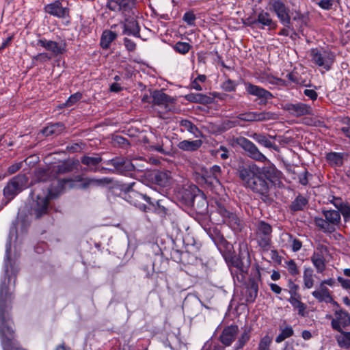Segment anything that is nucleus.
<instances>
[{
  "label": "nucleus",
  "instance_id": "obj_1",
  "mask_svg": "<svg viewBox=\"0 0 350 350\" xmlns=\"http://www.w3.org/2000/svg\"><path fill=\"white\" fill-rule=\"evenodd\" d=\"M15 237V232L11 230L5 245V277L0 284V336L3 350H26L18 346L14 340V334L12 327L13 322L11 321L8 312V304L13 299L12 292L15 286L16 275L17 270L10 265V257L11 251V241Z\"/></svg>",
  "mask_w": 350,
  "mask_h": 350
},
{
  "label": "nucleus",
  "instance_id": "obj_2",
  "mask_svg": "<svg viewBox=\"0 0 350 350\" xmlns=\"http://www.w3.org/2000/svg\"><path fill=\"white\" fill-rule=\"evenodd\" d=\"M37 183L31 192V214L36 218L47 213L49 202L57 197L67 185L72 187L68 179H57L51 175L49 170L38 169L34 173Z\"/></svg>",
  "mask_w": 350,
  "mask_h": 350
},
{
  "label": "nucleus",
  "instance_id": "obj_3",
  "mask_svg": "<svg viewBox=\"0 0 350 350\" xmlns=\"http://www.w3.org/2000/svg\"><path fill=\"white\" fill-rule=\"evenodd\" d=\"M242 185L262 196H267L269 192L268 183L261 177V169L255 163L242 167Z\"/></svg>",
  "mask_w": 350,
  "mask_h": 350
},
{
  "label": "nucleus",
  "instance_id": "obj_4",
  "mask_svg": "<svg viewBox=\"0 0 350 350\" xmlns=\"http://www.w3.org/2000/svg\"><path fill=\"white\" fill-rule=\"evenodd\" d=\"M322 214L325 218L316 217L315 225L323 232H334L340 224V213L335 210H323Z\"/></svg>",
  "mask_w": 350,
  "mask_h": 350
},
{
  "label": "nucleus",
  "instance_id": "obj_5",
  "mask_svg": "<svg viewBox=\"0 0 350 350\" xmlns=\"http://www.w3.org/2000/svg\"><path fill=\"white\" fill-rule=\"evenodd\" d=\"M28 187V178L25 174H18L11 178L3 188V196L6 203L13 200Z\"/></svg>",
  "mask_w": 350,
  "mask_h": 350
},
{
  "label": "nucleus",
  "instance_id": "obj_6",
  "mask_svg": "<svg viewBox=\"0 0 350 350\" xmlns=\"http://www.w3.org/2000/svg\"><path fill=\"white\" fill-rule=\"evenodd\" d=\"M310 57L314 64L323 68L327 71L330 70L335 59L334 54L324 49H312L310 50Z\"/></svg>",
  "mask_w": 350,
  "mask_h": 350
},
{
  "label": "nucleus",
  "instance_id": "obj_7",
  "mask_svg": "<svg viewBox=\"0 0 350 350\" xmlns=\"http://www.w3.org/2000/svg\"><path fill=\"white\" fill-rule=\"evenodd\" d=\"M103 163L105 165H111L113 167L112 169L102 167L100 170H105V172L126 174L135 169V166L131 161L123 157H115L104 161Z\"/></svg>",
  "mask_w": 350,
  "mask_h": 350
},
{
  "label": "nucleus",
  "instance_id": "obj_8",
  "mask_svg": "<svg viewBox=\"0 0 350 350\" xmlns=\"http://www.w3.org/2000/svg\"><path fill=\"white\" fill-rule=\"evenodd\" d=\"M135 5V0H107L106 2V8L108 10L125 16L133 14Z\"/></svg>",
  "mask_w": 350,
  "mask_h": 350
},
{
  "label": "nucleus",
  "instance_id": "obj_9",
  "mask_svg": "<svg viewBox=\"0 0 350 350\" xmlns=\"http://www.w3.org/2000/svg\"><path fill=\"white\" fill-rule=\"evenodd\" d=\"M329 251L327 246L319 244L310 257L311 262L318 273H322L326 269V256Z\"/></svg>",
  "mask_w": 350,
  "mask_h": 350
},
{
  "label": "nucleus",
  "instance_id": "obj_10",
  "mask_svg": "<svg viewBox=\"0 0 350 350\" xmlns=\"http://www.w3.org/2000/svg\"><path fill=\"white\" fill-rule=\"evenodd\" d=\"M334 310V316L329 317L331 319V326L333 329L342 332V329L350 325V314L348 312L344 310L338 306H335Z\"/></svg>",
  "mask_w": 350,
  "mask_h": 350
},
{
  "label": "nucleus",
  "instance_id": "obj_11",
  "mask_svg": "<svg viewBox=\"0 0 350 350\" xmlns=\"http://www.w3.org/2000/svg\"><path fill=\"white\" fill-rule=\"evenodd\" d=\"M135 183H132L129 185V189L127 193L125 194L124 198L130 204L139 207L141 210L146 211V206L144 204L142 203L141 201L144 200L148 203L152 205H154V202L151 201V198L148 196L146 194H142L135 189H133L132 187L135 185Z\"/></svg>",
  "mask_w": 350,
  "mask_h": 350
},
{
  "label": "nucleus",
  "instance_id": "obj_12",
  "mask_svg": "<svg viewBox=\"0 0 350 350\" xmlns=\"http://www.w3.org/2000/svg\"><path fill=\"white\" fill-rule=\"evenodd\" d=\"M273 10L275 12L280 23L284 26L291 29L294 34H295V29L293 23L291 20L288 13V9L286 7L284 3L280 1H275L273 2Z\"/></svg>",
  "mask_w": 350,
  "mask_h": 350
},
{
  "label": "nucleus",
  "instance_id": "obj_13",
  "mask_svg": "<svg viewBox=\"0 0 350 350\" xmlns=\"http://www.w3.org/2000/svg\"><path fill=\"white\" fill-rule=\"evenodd\" d=\"M37 44L49 51L52 57L61 55L66 51V43L64 40L56 42L42 38L38 40Z\"/></svg>",
  "mask_w": 350,
  "mask_h": 350
},
{
  "label": "nucleus",
  "instance_id": "obj_14",
  "mask_svg": "<svg viewBox=\"0 0 350 350\" xmlns=\"http://www.w3.org/2000/svg\"><path fill=\"white\" fill-rule=\"evenodd\" d=\"M243 23L246 25H261V28L267 27L268 29L272 30L277 27L276 22L273 21L270 14L265 12H261L258 15L257 18L255 17H249L245 21L242 19Z\"/></svg>",
  "mask_w": 350,
  "mask_h": 350
},
{
  "label": "nucleus",
  "instance_id": "obj_15",
  "mask_svg": "<svg viewBox=\"0 0 350 350\" xmlns=\"http://www.w3.org/2000/svg\"><path fill=\"white\" fill-rule=\"evenodd\" d=\"M283 109L296 118L312 115L313 111L310 105L301 102L287 103L283 106Z\"/></svg>",
  "mask_w": 350,
  "mask_h": 350
},
{
  "label": "nucleus",
  "instance_id": "obj_16",
  "mask_svg": "<svg viewBox=\"0 0 350 350\" xmlns=\"http://www.w3.org/2000/svg\"><path fill=\"white\" fill-rule=\"evenodd\" d=\"M44 12L57 18H64L68 16L69 10L67 8L63 7L62 3L55 1L44 6Z\"/></svg>",
  "mask_w": 350,
  "mask_h": 350
},
{
  "label": "nucleus",
  "instance_id": "obj_17",
  "mask_svg": "<svg viewBox=\"0 0 350 350\" xmlns=\"http://www.w3.org/2000/svg\"><path fill=\"white\" fill-rule=\"evenodd\" d=\"M152 98L154 105L163 108L166 111L170 110V105L174 101V98L159 90L152 92Z\"/></svg>",
  "mask_w": 350,
  "mask_h": 350
},
{
  "label": "nucleus",
  "instance_id": "obj_18",
  "mask_svg": "<svg viewBox=\"0 0 350 350\" xmlns=\"http://www.w3.org/2000/svg\"><path fill=\"white\" fill-rule=\"evenodd\" d=\"M242 148L248 152V155L258 161H265L267 158L262 154L258 148L250 140L246 138L242 137Z\"/></svg>",
  "mask_w": 350,
  "mask_h": 350
},
{
  "label": "nucleus",
  "instance_id": "obj_19",
  "mask_svg": "<svg viewBox=\"0 0 350 350\" xmlns=\"http://www.w3.org/2000/svg\"><path fill=\"white\" fill-rule=\"evenodd\" d=\"M275 119V114L271 112H249L242 113V121H266Z\"/></svg>",
  "mask_w": 350,
  "mask_h": 350
},
{
  "label": "nucleus",
  "instance_id": "obj_20",
  "mask_svg": "<svg viewBox=\"0 0 350 350\" xmlns=\"http://www.w3.org/2000/svg\"><path fill=\"white\" fill-rule=\"evenodd\" d=\"M246 90L250 94L256 96L259 98L263 99L265 101L273 97V96L270 92L266 90L264 88L252 84H248L247 85Z\"/></svg>",
  "mask_w": 350,
  "mask_h": 350
},
{
  "label": "nucleus",
  "instance_id": "obj_21",
  "mask_svg": "<svg viewBox=\"0 0 350 350\" xmlns=\"http://www.w3.org/2000/svg\"><path fill=\"white\" fill-rule=\"evenodd\" d=\"M238 332V326L237 325H231L225 328L220 336L221 342L228 346L231 345L232 341L235 338V336Z\"/></svg>",
  "mask_w": 350,
  "mask_h": 350
},
{
  "label": "nucleus",
  "instance_id": "obj_22",
  "mask_svg": "<svg viewBox=\"0 0 350 350\" xmlns=\"http://www.w3.org/2000/svg\"><path fill=\"white\" fill-rule=\"evenodd\" d=\"M111 178L105 177L101 178H85L79 185V187L86 189L91 186H104L111 183Z\"/></svg>",
  "mask_w": 350,
  "mask_h": 350
},
{
  "label": "nucleus",
  "instance_id": "obj_23",
  "mask_svg": "<svg viewBox=\"0 0 350 350\" xmlns=\"http://www.w3.org/2000/svg\"><path fill=\"white\" fill-rule=\"evenodd\" d=\"M139 31L140 29L136 20L133 18L125 20L123 31L124 34H127L129 36L132 35L139 38L140 36Z\"/></svg>",
  "mask_w": 350,
  "mask_h": 350
},
{
  "label": "nucleus",
  "instance_id": "obj_24",
  "mask_svg": "<svg viewBox=\"0 0 350 350\" xmlns=\"http://www.w3.org/2000/svg\"><path fill=\"white\" fill-rule=\"evenodd\" d=\"M258 291V280L251 278L246 287V301L253 302L257 297Z\"/></svg>",
  "mask_w": 350,
  "mask_h": 350
},
{
  "label": "nucleus",
  "instance_id": "obj_25",
  "mask_svg": "<svg viewBox=\"0 0 350 350\" xmlns=\"http://www.w3.org/2000/svg\"><path fill=\"white\" fill-rule=\"evenodd\" d=\"M117 33L111 30H104L101 34L100 45L102 49H107L110 47L111 44L117 38Z\"/></svg>",
  "mask_w": 350,
  "mask_h": 350
},
{
  "label": "nucleus",
  "instance_id": "obj_26",
  "mask_svg": "<svg viewBox=\"0 0 350 350\" xmlns=\"http://www.w3.org/2000/svg\"><path fill=\"white\" fill-rule=\"evenodd\" d=\"M202 145V141L200 139L196 140H183L180 142L177 146L179 149L183 151L193 152L199 149Z\"/></svg>",
  "mask_w": 350,
  "mask_h": 350
},
{
  "label": "nucleus",
  "instance_id": "obj_27",
  "mask_svg": "<svg viewBox=\"0 0 350 350\" xmlns=\"http://www.w3.org/2000/svg\"><path fill=\"white\" fill-rule=\"evenodd\" d=\"M102 161L100 157L84 156L81 159V163L87 165L90 171L105 172V170H100V168L97 167V165Z\"/></svg>",
  "mask_w": 350,
  "mask_h": 350
},
{
  "label": "nucleus",
  "instance_id": "obj_28",
  "mask_svg": "<svg viewBox=\"0 0 350 350\" xmlns=\"http://www.w3.org/2000/svg\"><path fill=\"white\" fill-rule=\"evenodd\" d=\"M221 167L217 165L212 166L208 171H206L204 174V179L206 182L213 184L214 182L219 183V177L221 174Z\"/></svg>",
  "mask_w": 350,
  "mask_h": 350
},
{
  "label": "nucleus",
  "instance_id": "obj_29",
  "mask_svg": "<svg viewBox=\"0 0 350 350\" xmlns=\"http://www.w3.org/2000/svg\"><path fill=\"white\" fill-rule=\"evenodd\" d=\"M279 174L280 172L274 166H267L261 169V177L264 176L272 183L279 177Z\"/></svg>",
  "mask_w": 350,
  "mask_h": 350
},
{
  "label": "nucleus",
  "instance_id": "obj_30",
  "mask_svg": "<svg viewBox=\"0 0 350 350\" xmlns=\"http://www.w3.org/2000/svg\"><path fill=\"white\" fill-rule=\"evenodd\" d=\"M288 301L293 306V307L297 310L298 314L304 317L306 314V305L301 301V295L290 297Z\"/></svg>",
  "mask_w": 350,
  "mask_h": 350
},
{
  "label": "nucleus",
  "instance_id": "obj_31",
  "mask_svg": "<svg viewBox=\"0 0 350 350\" xmlns=\"http://www.w3.org/2000/svg\"><path fill=\"white\" fill-rule=\"evenodd\" d=\"M314 273L310 267H306L303 273L304 287L307 289L312 288L314 286Z\"/></svg>",
  "mask_w": 350,
  "mask_h": 350
},
{
  "label": "nucleus",
  "instance_id": "obj_32",
  "mask_svg": "<svg viewBox=\"0 0 350 350\" xmlns=\"http://www.w3.org/2000/svg\"><path fill=\"white\" fill-rule=\"evenodd\" d=\"M64 129V125L61 123H55L53 124L49 125L42 130L43 135L46 136H50L52 135H58L61 133Z\"/></svg>",
  "mask_w": 350,
  "mask_h": 350
},
{
  "label": "nucleus",
  "instance_id": "obj_33",
  "mask_svg": "<svg viewBox=\"0 0 350 350\" xmlns=\"http://www.w3.org/2000/svg\"><path fill=\"white\" fill-rule=\"evenodd\" d=\"M312 296L316 298L319 302H325L332 304L334 306H338V304L334 300L332 295H327L321 293L317 290L312 293Z\"/></svg>",
  "mask_w": 350,
  "mask_h": 350
},
{
  "label": "nucleus",
  "instance_id": "obj_34",
  "mask_svg": "<svg viewBox=\"0 0 350 350\" xmlns=\"http://www.w3.org/2000/svg\"><path fill=\"white\" fill-rule=\"evenodd\" d=\"M308 202V201L306 198L301 195H299L291 204L290 208L293 211H301L306 206Z\"/></svg>",
  "mask_w": 350,
  "mask_h": 350
},
{
  "label": "nucleus",
  "instance_id": "obj_35",
  "mask_svg": "<svg viewBox=\"0 0 350 350\" xmlns=\"http://www.w3.org/2000/svg\"><path fill=\"white\" fill-rule=\"evenodd\" d=\"M156 183L162 187H166L170 183V172L169 171L158 172L154 176Z\"/></svg>",
  "mask_w": 350,
  "mask_h": 350
},
{
  "label": "nucleus",
  "instance_id": "obj_36",
  "mask_svg": "<svg viewBox=\"0 0 350 350\" xmlns=\"http://www.w3.org/2000/svg\"><path fill=\"white\" fill-rule=\"evenodd\" d=\"M340 334L336 336L338 345L342 348L349 349L350 347V332H340Z\"/></svg>",
  "mask_w": 350,
  "mask_h": 350
},
{
  "label": "nucleus",
  "instance_id": "obj_37",
  "mask_svg": "<svg viewBox=\"0 0 350 350\" xmlns=\"http://www.w3.org/2000/svg\"><path fill=\"white\" fill-rule=\"evenodd\" d=\"M180 125L185 130H186L188 132H189L190 133L193 134L196 137H199L201 134L198 128L189 120H182L180 122Z\"/></svg>",
  "mask_w": 350,
  "mask_h": 350
},
{
  "label": "nucleus",
  "instance_id": "obj_38",
  "mask_svg": "<svg viewBox=\"0 0 350 350\" xmlns=\"http://www.w3.org/2000/svg\"><path fill=\"white\" fill-rule=\"evenodd\" d=\"M187 100L191 103H204L209 98L207 96L200 93H190L185 96Z\"/></svg>",
  "mask_w": 350,
  "mask_h": 350
},
{
  "label": "nucleus",
  "instance_id": "obj_39",
  "mask_svg": "<svg viewBox=\"0 0 350 350\" xmlns=\"http://www.w3.org/2000/svg\"><path fill=\"white\" fill-rule=\"evenodd\" d=\"M254 138L257 142L264 146L265 147L272 148L274 150H277V146L271 142L265 135L255 134Z\"/></svg>",
  "mask_w": 350,
  "mask_h": 350
},
{
  "label": "nucleus",
  "instance_id": "obj_40",
  "mask_svg": "<svg viewBox=\"0 0 350 350\" xmlns=\"http://www.w3.org/2000/svg\"><path fill=\"white\" fill-rule=\"evenodd\" d=\"M259 246L265 251H268L271 247V236L257 234Z\"/></svg>",
  "mask_w": 350,
  "mask_h": 350
},
{
  "label": "nucleus",
  "instance_id": "obj_41",
  "mask_svg": "<svg viewBox=\"0 0 350 350\" xmlns=\"http://www.w3.org/2000/svg\"><path fill=\"white\" fill-rule=\"evenodd\" d=\"M327 160L336 165H342L343 154L340 152H329L326 156Z\"/></svg>",
  "mask_w": 350,
  "mask_h": 350
},
{
  "label": "nucleus",
  "instance_id": "obj_42",
  "mask_svg": "<svg viewBox=\"0 0 350 350\" xmlns=\"http://www.w3.org/2000/svg\"><path fill=\"white\" fill-rule=\"evenodd\" d=\"M272 228L269 224L261 221L257 228V234L271 236Z\"/></svg>",
  "mask_w": 350,
  "mask_h": 350
},
{
  "label": "nucleus",
  "instance_id": "obj_43",
  "mask_svg": "<svg viewBox=\"0 0 350 350\" xmlns=\"http://www.w3.org/2000/svg\"><path fill=\"white\" fill-rule=\"evenodd\" d=\"M174 50L182 55L187 53L191 48V46L185 42H177L172 46Z\"/></svg>",
  "mask_w": 350,
  "mask_h": 350
},
{
  "label": "nucleus",
  "instance_id": "obj_44",
  "mask_svg": "<svg viewBox=\"0 0 350 350\" xmlns=\"http://www.w3.org/2000/svg\"><path fill=\"white\" fill-rule=\"evenodd\" d=\"M293 329L291 326H286L282 329L281 333L277 336L275 342L279 343L284 341L286 338L293 335Z\"/></svg>",
  "mask_w": 350,
  "mask_h": 350
},
{
  "label": "nucleus",
  "instance_id": "obj_45",
  "mask_svg": "<svg viewBox=\"0 0 350 350\" xmlns=\"http://www.w3.org/2000/svg\"><path fill=\"white\" fill-rule=\"evenodd\" d=\"M291 23H293L294 27L296 28L295 31H301L304 25L306 24L304 16L299 14L293 18ZM295 35H297V33H295Z\"/></svg>",
  "mask_w": 350,
  "mask_h": 350
},
{
  "label": "nucleus",
  "instance_id": "obj_46",
  "mask_svg": "<svg viewBox=\"0 0 350 350\" xmlns=\"http://www.w3.org/2000/svg\"><path fill=\"white\" fill-rule=\"evenodd\" d=\"M224 221L227 222L229 226L234 230L239 229V219L235 214L232 213H230L229 215H228V217Z\"/></svg>",
  "mask_w": 350,
  "mask_h": 350
},
{
  "label": "nucleus",
  "instance_id": "obj_47",
  "mask_svg": "<svg viewBox=\"0 0 350 350\" xmlns=\"http://www.w3.org/2000/svg\"><path fill=\"white\" fill-rule=\"evenodd\" d=\"M285 267L287 269L288 273L292 276H296L299 274V268L294 260L291 259L285 262Z\"/></svg>",
  "mask_w": 350,
  "mask_h": 350
},
{
  "label": "nucleus",
  "instance_id": "obj_48",
  "mask_svg": "<svg viewBox=\"0 0 350 350\" xmlns=\"http://www.w3.org/2000/svg\"><path fill=\"white\" fill-rule=\"evenodd\" d=\"M286 236L288 238V241L293 252H297L301 248L302 243L301 241L293 237L290 234H286Z\"/></svg>",
  "mask_w": 350,
  "mask_h": 350
},
{
  "label": "nucleus",
  "instance_id": "obj_49",
  "mask_svg": "<svg viewBox=\"0 0 350 350\" xmlns=\"http://www.w3.org/2000/svg\"><path fill=\"white\" fill-rule=\"evenodd\" d=\"M271 342V337L269 335H265L260 339L257 350H269Z\"/></svg>",
  "mask_w": 350,
  "mask_h": 350
},
{
  "label": "nucleus",
  "instance_id": "obj_50",
  "mask_svg": "<svg viewBox=\"0 0 350 350\" xmlns=\"http://www.w3.org/2000/svg\"><path fill=\"white\" fill-rule=\"evenodd\" d=\"M82 98V94L81 93H75L71 95L68 99L67 100L65 105L66 107H70L75 104L77 101H79Z\"/></svg>",
  "mask_w": 350,
  "mask_h": 350
},
{
  "label": "nucleus",
  "instance_id": "obj_51",
  "mask_svg": "<svg viewBox=\"0 0 350 350\" xmlns=\"http://www.w3.org/2000/svg\"><path fill=\"white\" fill-rule=\"evenodd\" d=\"M196 19V15L192 12H187L183 18V20L189 25H193Z\"/></svg>",
  "mask_w": 350,
  "mask_h": 350
},
{
  "label": "nucleus",
  "instance_id": "obj_52",
  "mask_svg": "<svg viewBox=\"0 0 350 350\" xmlns=\"http://www.w3.org/2000/svg\"><path fill=\"white\" fill-rule=\"evenodd\" d=\"M288 287H289V293L291 295L290 297H295L297 296H299L300 295L297 293V291L299 290V286L296 284H295L291 280H289L288 282Z\"/></svg>",
  "mask_w": 350,
  "mask_h": 350
},
{
  "label": "nucleus",
  "instance_id": "obj_53",
  "mask_svg": "<svg viewBox=\"0 0 350 350\" xmlns=\"http://www.w3.org/2000/svg\"><path fill=\"white\" fill-rule=\"evenodd\" d=\"M72 169V166L70 163H62L57 165L56 171L58 173L63 174V173H66V172L71 171Z\"/></svg>",
  "mask_w": 350,
  "mask_h": 350
},
{
  "label": "nucleus",
  "instance_id": "obj_54",
  "mask_svg": "<svg viewBox=\"0 0 350 350\" xmlns=\"http://www.w3.org/2000/svg\"><path fill=\"white\" fill-rule=\"evenodd\" d=\"M237 84L232 80H226L222 84V88L227 92H232L234 90Z\"/></svg>",
  "mask_w": 350,
  "mask_h": 350
},
{
  "label": "nucleus",
  "instance_id": "obj_55",
  "mask_svg": "<svg viewBox=\"0 0 350 350\" xmlns=\"http://www.w3.org/2000/svg\"><path fill=\"white\" fill-rule=\"evenodd\" d=\"M338 211L340 213L345 220L350 218V206L347 204H345Z\"/></svg>",
  "mask_w": 350,
  "mask_h": 350
},
{
  "label": "nucleus",
  "instance_id": "obj_56",
  "mask_svg": "<svg viewBox=\"0 0 350 350\" xmlns=\"http://www.w3.org/2000/svg\"><path fill=\"white\" fill-rule=\"evenodd\" d=\"M52 58V56L47 53H40L33 57V59L40 62H45L49 61Z\"/></svg>",
  "mask_w": 350,
  "mask_h": 350
},
{
  "label": "nucleus",
  "instance_id": "obj_57",
  "mask_svg": "<svg viewBox=\"0 0 350 350\" xmlns=\"http://www.w3.org/2000/svg\"><path fill=\"white\" fill-rule=\"evenodd\" d=\"M124 44L129 51H133L135 50L136 44L133 40L127 38L124 39Z\"/></svg>",
  "mask_w": 350,
  "mask_h": 350
},
{
  "label": "nucleus",
  "instance_id": "obj_58",
  "mask_svg": "<svg viewBox=\"0 0 350 350\" xmlns=\"http://www.w3.org/2000/svg\"><path fill=\"white\" fill-rule=\"evenodd\" d=\"M337 280L344 289L350 290V280L338 276Z\"/></svg>",
  "mask_w": 350,
  "mask_h": 350
},
{
  "label": "nucleus",
  "instance_id": "obj_59",
  "mask_svg": "<svg viewBox=\"0 0 350 350\" xmlns=\"http://www.w3.org/2000/svg\"><path fill=\"white\" fill-rule=\"evenodd\" d=\"M319 5L324 10H329L333 5L332 0H321L319 2Z\"/></svg>",
  "mask_w": 350,
  "mask_h": 350
},
{
  "label": "nucleus",
  "instance_id": "obj_60",
  "mask_svg": "<svg viewBox=\"0 0 350 350\" xmlns=\"http://www.w3.org/2000/svg\"><path fill=\"white\" fill-rule=\"evenodd\" d=\"M22 167V163H15L12 165H11L8 168V173L9 174H13L16 173L17 171H18Z\"/></svg>",
  "mask_w": 350,
  "mask_h": 350
},
{
  "label": "nucleus",
  "instance_id": "obj_61",
  "mask_svg": "<svg viewBox=\"0 0 350 350\" xmlns=\"http://www.w3.org/2000/svg\"><path fill=\"white\" fill-rule=\"evenodd\" d=\"M304 94L312 100H315L318 96L317 93L314 90L306 89L304 91Z\"/></svg>",
  "mask_w": 350,
  "mask_h": 350
},
{
  "label": "nucleus",
  "instance_id": "obj_62",
  "mask_svg": "<svg viewBox=\"0 0 350 350\" xmlns=\"http://www.w3.org/2000/svg\"><path fill=\"white\" fill-rule=\"evenodd\" d=\"M308 172L305 170L302 174L299 176V182L302 185H306L308 183Z\"/></svg>",
  "mask_w": 350,
  "mask_h": 350
},
{
  "label": "nucleus",
  "instance_id": "obj_63",
  "mask_svg": "<svg viewBox=\"0 0 350 350\" xmlns=\"http://www.w3.org/2000/svg\"><path fill=\"white\" fill-rule=\"evenodd\" d=\"M330 202L334 206L339 210L345 203H344L340 198L332 197V200Z\"/></svg>",
  "mask_w": 350,
  "mask_h": 350
},
{
  "label": "nucleus",
  "instance_id": "obj_64",
  "mask_svg": "<svg viewBox=\"0 0 350 350\" xmlns=\"http://www.w3.org/2000/svg\"><path fill=\"white\" fill-rule=\"evenodd\" d=\"M271 259L275 262H280L281 261V256L275 250H271Z\"/></svg>",
  "mask_w": 350,
  "mask_h": 350
}]
</instances>
